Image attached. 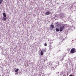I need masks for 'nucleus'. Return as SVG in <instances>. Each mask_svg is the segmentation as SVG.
Returning <instances> with one entry per match:
<instances>
[{"mask_svg":"<svg viewBox=\"0 0 76 76\" xmlns=\"http://www.w3.org/2000/svg\"><path fill=\"white\" fill-rule=\"evenodd\" d=\"M60 26V25L58 23H56V32H58L60 31V28L58 27Z\"/></svg>","mask_w":76,"mask_h":76,"instance_id":"obj_1","label":"nucleus"},{"mask_svg":"<svg viewBox=\"0 0 76 76\" xmlns=\"http://www.w3.org/2000/svg\"><path fill=\"white\" fill-rule=\"evenodd\" d=\"M64 26H61L60 28V29H59L60 31V32H61V31H63V30L64 29Z\"/></svg>","mask_w":76,"mask_h":76,"instance_id":"obj_2","label":"nucleus"},{"mask_svg":"<svg viewBox=\"0 0 76 76\" xmlns=\"http://www.w3.org/2000/svg\"><path fill=\"white\" fill-rule=\"evenodd\" d=\"M70 53H76V51H75V49H72L71 51H70Z\"/></svg>","mask_w":76,"mask_h":76,"instance_id":"obj_3","label":"nucleus"},{"mask_svg":"<svg viewBox=\"0 0 76 76\" xmlns=\"http://www.w3.org/2000/svg\"><path fill=\"white\" fill-rule=\"evenodd\" d=\"M54 28V26L53 25H51L50 26V30H53V28Z\"/></svg>","mask_w":76,"mask_h":76,"instance_id":"obj_4","label":"nucleus"},{"mask_svg":"<svg viewBox=\"0 0 76 76\" xmlns=\"http://www.w3.org/2000/svg\"><path fill=\"white\" fill-rule=\"evenodd\" d=\"M7 19V17H2V20H3L4 22Z\"/></svg>","mask_w":76,"mask_h":76,"instance_id":"obj_5","label":"nucleus"},{"mask_svg":"<svg viewBox=\"0 0 76 76\" xmlns=\"http://www.w3.org/2000/svg\"><path fill=\"white\" fill-rule=\"evenodd\" d=\"M45 15H48L50 14H51V12H46L45 13Z\"/></svg>","mask_w":76,"mask_h":76,"instance_id":"obj_6","label":"nucleus"},{"mask_svg":"<svg viewBox=\"0 0 76 76\" xmlns=\"http://www.w3.org/2000/svg\"><path fill=\"white\" fill-rule=\"evenodd\" d=\"M3 17H7L6 14V13H5V12H4L3 13Z\"/></svg>","mask_w":76,"mask_h":76,"instance_id":"obj_7","label":"nucleus"},{"mask_svg":"<svg viewBox=\"0 0 76 76\" xmlns=\"http://www.w3.org/2000/svg\"><path fill=\"white\" fill-rule=\"evenodd\" d=\"M15 72H18V71H19V69H15Z\"/></svg>","mask_w":76,"mask_h":76,"instance_id":"obj_8","label":"nucleus"},{"mask_svg":"<svg viewBox=\"0 0 76 76\" xmlns=\"http://www.w3.org/2000/svg\"><path fill=\"white\" fill-rule=\"evenodd\" d=\"M40 54L41 55H42V56H43V55H44V53H43V52L42 51L40 52Z\"/></svg>","mask_w":76,"mask_h":76,"instance_id":"obj_9","label":"nucleus"},{"mask_svg":"<svg viewBox=\"0 0 76 76\" xmlns=\"http://www.w3.org/2000/svg\"><path fill=\"white\" fill-rule=\"evenodd\" d=\"M42 51H43L44 52H46V49H43V50H42Z\"/></svg>","mask_w":76,"mask_h":76,"instance_id":"obj_10","label":"nucleus"},{"mask_svg":"<svg viewBox=\"0 0 76 76\" xmlns=\"http://www.w3.org/2000/svg\"><path fill=\"white\" fill-rule=\"evenodd\" d=\"M3 2V0H0V4Z\"/></svg>","mask_w":76,"mask_h":76,"instance_id":"obj_11","label":"nucleus"},{"mask_svg":"<svg viewBox=\"0 0 76 76\" xmlns=\"http://www.w3.org/2000/svg\"><path fill=\"white\" fill-rule=\"evenodd\" d=\"M44 45H45V46H47V44L45 43V44H44Z\"/></svg>","mask_w":76,"mask_h":76,"instance_id":"obj_12","label":"nucleus"},{"mask_svg":"<svg viewBox=\"0 0 76 76\" xmlns=\"http://www.w3.org/2000/svg\"><path fill=\"white\" fill-rule=\"evenodd\" d=\"M56 16H59V15H57Z\"/></svg>","mask_w":76,"mask_h":76,"instance_id":"obj_13","label":"nucleus"},{"mask_svg":"<svg viewBox=\"0 0 76 76\" xmlns=\"http://www.w3.org/2000/svg\"><path fill=\"white\" fill-rule=\"evenodd\" d=\"M62 60H63V58H62Z\"/></svg>","mask_w":76,"mask_h":76,"instance_id":"obj_14","label":"nucleus"},{"mask_svg":"<svg viewBox=\"0 0 76 76\" xmlns=\"http://www.w3.org/2000/svg\"><path fill=\"white\" fill-rule=\"evenodd\" d=\"M17 74H18V73H17Z\"/></svg>","mask_w":76,"mask_h":76,"instance_id":"obj_15","label":"nucleus"}]
</instances>
